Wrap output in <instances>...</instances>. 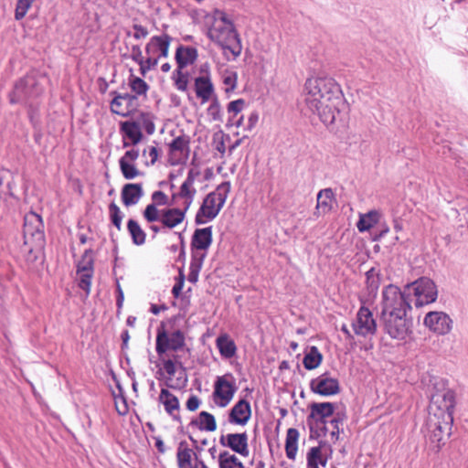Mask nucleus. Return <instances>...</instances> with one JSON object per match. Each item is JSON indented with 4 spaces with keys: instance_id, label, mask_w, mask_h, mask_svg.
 <instances>
[{
    "instance_id": "obj_1",
    "label": "nucleus",
    "mask_w": 468,
    "mask_h": 468,
    "mask_svg": "<svg viewBox=\"0 0 468 468\" xmlns=\"http://www.w3.org/2000/svg\"><path fill=\"white\" fill-rule=\"evenodd\" d=\"M455 393L443 379L433 384L426 420L427 436L436 451H440L450 437L453 423Z\"/></svg>"
},
{
    "instance_id": "obj_2",
    "label": "nucleus",
    "mask_w": 468,
    "mask_h": 468,
    "mask_svg": "<svg viewBox=\"0 0 468 468\" xmlns=\"http://www.w3.org/2000/svg\"><path fill=\"white\" fill-rule=\"evenodd\" d=\"M304 102L310 112L328 125L335 122L340 106L344 104L343 93L333 78H309L304 84Z\"/></svg>"
},
{
    "instance_id": "obj_3",
    "label": "nucleus",
    "mask_w": 468,
    "mask_h": 468,
    "mask_svg": "<svg viewBox=\"0 0 468 468\" xmlns=\"http://www.w3.org/2000/svg\"><path fill=\"white\" fill-rule=\"evenodd\" d=\"M207 36L221 47L228 60H234L240 55L242 45L239 36L224 11L214 10Z\"/></svg>"
},
{
    "instance_id": "obj_4",
    "label": "nucleus",
    "mask_w": 468,
    "mask_h": 468,
    "mask_svg": "<svg viewBox=\"0 0 468 468\" xmlns=\"http://www.w3.org/2000/svg\"><path fill=\"white\" fill-rule=\"evenodd\" d=\"M200 172L197 170L190 169L187 173L186 180L181 185L179 191L172 195V200L175 202L177 198L183 199V207H173L163 209V217L161 224L163 229H174L181 224L186 218V213L193 203L194 197L197 194V189L194 186L195 180L198 177Z\"/></svg>"
},
{
    "instance_id": "obj_5",
    "label": "nucleus",
    "mask_w": 468,
    "mask_h": 468,
    "mask_svg": "<svg viewBox=\"0 0 468 468\" xmlns=\"http://www.w3.org/2000/svg\"><path fill=\"white\" fill-rule=\"evenodd\" d=\"M45 77L31 72L18 80L9 94L11 103L31 104L44 92Z\"/></svg>"
},
{
    "instance_id": "obj_6",
    "label": "nucleus",
    "mask_w": 468,
    "mask_h": 468,
    "mask_svg": "<svg viewBox=\"0 0 468 468\" xmlns=\"http://www.w3.org/2000/svg\"><path fill=\"white\" fill-rule=\"evenodd\" d=\"M230 187V183L225 181L217 187L216 191L207 195L197 212L195 218L197 224H205L207 221L214 219L218 215L226 202Z\"/></svg>"
},
{
    "instance_id": "obj_7",
    "label": "nucleus",
    "mask_w": 468,
    "mask_h": 468,
    "mask_svg": "<svg viewBox=\"0 0 468 468\" xmlns=\"http://www.w3.org/2000/svg\"><path fill=\"white\" fill-rule=\"evenodd\" d=\"M381 304V315L392 314L394 313L407 314V310L411 308L406 295V291L401 292L398 286L393 284L384 288Z\"/></svg>"
},
{
    "instance_id": "obj_8",
    "label": "nucleus",
    "mask_w": 468,
    "mask_h": 468,
    "mask_svg": "<svg viewBox=\"0 0 468 468\" xmlns=\"http://www.w3.org/2000/svg\"><path fill=\"white\" fill-rule=\"evenodd\" d=\"M23 236L25 244L38 243V246L46 244L44 225L41 217L29 212L24 218Z\"/></svg>"
},
{
    "instance_id": "obj_9",
    "label": "nucleus",
    "mask_w": 468,
    "mask_h": 468,
    "mask_svg": "<svg viewBox=\"0 0 468 468\" xmlns=\"http://www.w3.org/2000/svg\"><path fill=\"white\" fill-rule=\"evenodd\" d=\"M407 289L413 290L416 298L415 305L417 307L431 303L437 299L436 285L433 281L427 277H421L411 284L407 285Z\"/></svg>"
},
{
    "instance_id": "obj_10",
    "label": "nucleus",
    "mask_w": 468,
    "mask_h": 468,
    "mask_svg": "<svg viewBox=\"0 0 468 468\" xmlns=\"http://www.w3.org/2000/svg\"><path fill=\"white\" fill-rule=\"evenodd\" d=\"M185 346V335L180 330L168 334L164 325L157 329L156 353L161 356L168 350L178 351Z\"/></svg>"
},
{
    "instance_id": "obj_11",
    "label": "nucleus",
    "mask_w": 468,
    "mask_h": 468,
    "mask_svg": "<svg viewBox=\"0 0 468 468\" xmlns=\"http://www.w3.org/2000/svg\"><path fill=\"white\" fill-rule=\"evenodd\" d=\"M310 389L312 392L323 397L337 395L341 390L339 380L328 371L313 378L310 381Z\"/></svg>"
},
{
    "instance_id": "obj_12",
    "label": "nucleus",
    "mask_w": 468,
    "mask_h": 468,
    "mask_svg": "<svg viewBox=\"0 0 468 468\" xmlns=\"http://www.w3.org/2000/svg\"><path fill=\"white\" fill-rule=\"evenodd\" d=\"M387 334L393 339L403 340L410 331V324L406 314H392L382 315Z\"/></svg>"
},
{
    "instance_id": "obj_13",
    "label": "nucleus",
    "mask_w": 468,
    "mask_h": 468,
    "mask_svg": "<svg viewBox=\"0 0 468 468\" xmlns=\"http://www.w3.org/2000/svg\"><path fill=\"white\" fill-rule=\"evenodd\" d=\"M352 327L356 335L363 337L374 335L377 332V323L371 311L365 306L360 307L352 323Z\"/></svg>"
},
{
    "instance_id": "obj_14",
    "label": "nucleus",
    "mask_w": 468,
    "mask_h": 468,
    "mask_svg": "<svg viewBox=\"0 0 468 468\" xmlns=\"http://www.w3.org/2000/svg\"><path fill=\"white\" fill-rule=\"evenodd\" d=\"M309 409L308 420H314L316 427L320 428L324 435L326 436V431H329L327 418L333 416L335 409V404L331 402H314L309 406Z\"/></svg>"
},
{
    "instance_id": "obj_15",
    "label": "nucleus",
    "mask_w": 468,
    "mask_h": 468,
    "mask_svg": "<svg viewBox=\"0 0 468 468\" xmlns=\"http://www.w3.org/2000/svg\"><path fill=\"white\" fill-rule=\"evenodd\" d=\"M228 377L232 378L231 375L218 377L215 382L213 399L215 403L220 408H225L229 405L237 390L235 384L227 379Z\"/></svg>"
},
{
    "instance_id": "obj_16",
    "label": "nucleus",
    "mask_w": 468,
    "mask_h": 468,
    "mask_svg": "<svg viewBox=\"0 0 468 468\" xmlns=\"http://www.w3.org/2000/svg\"><path fill=\"white\" fill-rule=\"evenodd\" d=\"M452 319L443 312H430L424 318V324L438 335H446L452 329Z\"/></svg>"
},
{
    "instance_id": "obj_17",
    "label": "nucleus",
    "mask_w": 468,
    "mask_h": 468,
    "mask_svg": "<svg viewBox=\"0 0 468 468\" xmlns=\"http://www.w3.org/2000/svg\"><path fill=\"white\" fill-rule=\"evenodd\" d=\"M219 443L224 447L230 448L241 456L247 457L249 455L248 435L246 432L221 435Z\"/></svg>"
},
{
    "instance_id": "obj_18",
    "label": "nucleus",
    "mask_w": 468,
    "mask_h": 468,
    "mask_svg": "<svg viewBox=\"0 0 468 468\" xmlns=\"http://www.w3.org/2000/svg\"><path fill=\"white\" fill-rule=\"evenodd\" d=\"M189 144L190 138L186 134L177 136L169 144V155L173 165L188 158L190 152Z\"/></svg>"
},
{
    "instance_id": "obj_19",
    "label": "nucleus",
    "mask_w": 468,
    "mask_h": 468,
    "mask_svg": "<svg viewBox=\"0 0 468 468\" xmlns=\"http://www.w3.org/2000/svg\"><path fill=\"white\" fill-rule=\"evenodd\" d=\"M137 105V96L130 93L117 94L111 103L113 113L127 116Z\"/></svg>"
},
{
    "instance_id": "obj_20",
    "label": "nucleus",
    "mask_w": 468,
    "mask_h": 468,
    "mask_svg": "<svg viewBox=\"0 0 468 468\" xmlns=\"http://www.w3.org/2000/svg\"><path fill=\"white\" fill-rule=\"evenodd\" d=\"M172 37L167 34L153 37L145 47L148 56H154L158 58L168 56L169 46Z\"/></svg>"
},
{
    "instance_id": "obj_21",
    "label": "nucleus",
    "mask_w": 468,
    "mask_h": 468,
    "mask_svg": "<svg viewBox=\"0 0 468 468\" xmlns=\"http://www.w3.org/2000/svg\"><path fill=\"white\" fill-rule=\"evenodd\" d=\"M251 416L250 404L246 399L239 400L229 413V422L244 426Z\"/></svg>"
},
{
    "instance_id": "obj_22",
    "label": "nucleus",
    "mask_w": 468,
    "mask_h": 468,
    "mask_svg": "<svg viewBox=\"0 0 468 468\" xmlns=\"http://www.w3.org/2000/svg\"><path fill=\"white\" fill-rule=\"evenodd\" d=\"M158 401L162 403L168 415H170L174 420L181 422V417L179 415L180 404L179 399L168 389L162 388L158 397Z\"/></svg>"
},
{
    "instance_id": "obj_23",
    "label": "nucleus",
    "mask_w": 468,
    "mask_h": 468,
    "mask_svg": "<svg viewBox=\"0 0 468 468\" xmlns=\"http://www.w3.org/2000/svg\"><path fill=\"white\" fill-rule=\"evenodd\" d=\"M44 248L45 244L38 246V243H24L23 251L29 269H36L43 263Z\"/></svg>"
},
{
    "instance_id": "obj_24",
    "label": "nucleus",
    "mask_w": 468,
    "mask_h": 468,
    "mask_svg": "<svg viewBox=\"0 0 468 468\" xmlns=\"http://www.w3.org/2000/svg\"><path fill=\"white\" fill-rule=\"evenodd\" d=\"M212 240V227L197 229L192 236L191 248L197 250H207Z\"/></svg>"
},
{
    "instance_id": "obj_25",
    "label": "nucleus",
    "mask_w": 468,
    "mask_h": 468,
    "mask_svg": "<svg viewBox=\"0 0 468 468\" xmlns=\"http://www.w3.org/2000/svg\"><path fill=\"white\" fill-rule=\"evenodd\" d=\"M144 191L140 184H126L122 189V200L126 207L137 204Z\"/></svg>"
},
{
    "instance_id": "obj_26",
    "label": "nucleus",
    "mask_w": 468,
    "mask_h": 468,
    "mask_svg": "<svg viewBox=\"0 0 468 468\" xmlns=\"http://www.w3.org/2000/svg\"><path fill=\"white\" fill-rule=\"evenodd\" d=\"M195 90L197 96L202 100V102H206L210 99L214 87L207 75L196 78Z\"/></svg>"
},
{
    "instance_id": "obj_27",
    "label": "nucleus",
    "mask_w": 468,
    "mask_h": 468,
    "mask_svg": "<svg viewBox=\"0 0 468 468\" xmlns=\"http://www.w3.org/2000/svg\"><path fill=\"white\" fill-rule=\"evenodd\" d=\"M216 346L222 357L229 359L236 356L237 346L229 335L223 334L218 336Z\"/></svg>"
},
{
    "instance_id": "obj_28",
    "label": "nucleus",
    "mask_w": 468,
    "mask_h": 468,
    "mask_svg": "<svg viewBox=\"0 0 468 468\" xmlns=\"http://www.w3.org/2000/svg\"><path fill=\"white\" fill-rule=\"evenodd\" d=\"M334 199V192L331 188H324L317 194V205L315 207L314 215L319 217L321 214L329 212L332 208V202Z\"/></svg>"
},
{
    "instance_id": "obj_29",
    "label": "nucleus",
    "mask_w": 468,
    "mask_h": 468,
    "mask_svg": "<svg viewBox=\"0 0 468 468\" xmlns=\"http://www.w3.org/2000/svg\"><path fill=\"white\" fill-rule=\"evenodd\" d=\"M197 58V50L195 48L180 46L176 49V60L177 67L180 69H184L188 64L194 63Z\"/></svg>"
},
{
    "instance_id": "obj_30",
    "label": "nucleus",
    "mask_w": 468,
    "mask_h": 468,
    "mask_svg": "<svg viewBox=\"0 0 468 468\" xmlns=\"http://www.w3.org/2000/svg\"><path fill=\"white\" fill-rule=\"evenodd\" d=\"M121 131L131 140V144L135 145L143 139L140 123L137 122H123L121 123Z\"/></svg>"
},
{
    "instance_id": "obj_31",
    "label": "nucleus",
    "mask_w": 468,
    "mask_h": 468,
    "mask_svg": "<svg viewBox=\"0 0 468 468\" xmlns=\"http://www.w3.org/2000/svg\"><path fill=\"white\" fill-rule=\"evenodd\" d=\"M299 431L295 428H290L286 432L285 452L290 460H295L298 450Z\"/></svg>"
},
{
    "instance_id": "obj_32",
    "label": "nucleus",
    "mask_w": 468,
    "mask_h": 468,
    "mask_svg": "<svg viewBox=\"0 0 468 468\" xmlns=\"http://www.w3.org/2000/svg\"><path fill=\"white\" fill-rule=\"evenodd\" d=\"M193 451L187 447L186 441H181L177 448L176 460L178 468H194L192 464Z\"/></svg>"
},
{
    "instance_id": "obj_33",
    "label": "nucleus",
    "mask_w": 468,
    "mask_h": 468,
    "mask_svg": "<svg viewBox=\"0 0 468 468\" xmlns=\"http://www.w3.org/2000/svg\"><path fill=\"white\" fill-rule=\"evenodd\" d=\"M197 427L200 431H214L217 429L215 417L207 411H201L197 420H193L190 423Z\"/></svg>"
},
{
    "instance_id": "obj_34",
    "label": "nucleus",
    "mask_w": 468,
    "mask_h": 468,
    "mask_svg": "<svg viewBox=\"0 0 468 468\" xmlns=\"http://www.w3.org/2000/svg\"><path fill=\"white\" fill-rule=\"evenodd\" d=\"M379 218L380 214L377 210H370L366 214H360L356 228L360 232L367 231L378 223Z\"/></svg>"
},
{
    "instance_id": "obj_35",
    "label": "nucleus",
    "mask_w": 468,
    "mask_h": 468,
    "mask_svg": "<svg viewBox=\"0 0 468 468\" xmlns=\"http://www.w3.org/2000/svg\"><path fill=\"white\" fill-rule=\"evenodd\" d=\"M323 361V356L316 346H312L307 354H305L303 364L308 370L317 368Z\"/></svg>"
},
{
    "instance_id": "obj_36",
    "label": "nucleus",
    "mask_w": 468,
    "mask_h": 468,
    "mask_svg": "<svg viewBox=\"0 0 468 468\" xmlns=\"http://www.w3.org/2000/svg\"><path fill=\"white\" fill-rule=\"evenodd\" d=\"M127 229L135 245H143L145 243L146 234L136 220L129 219Z\"/></svg>"
},
{
    "instance_id": "obj_37",
    "label": "nucleus",
    "mask_w": 468,
    "mask_h": 468,
    "mask_svg": "<svg viewBox=\"0 0 468 468\" xmlns=\"http://www.w3.org/2000/svg\"><path fill=\"white\" fill-rule=\"evenodd\" d=\"M219 468H245L243 463L239 460L235 454L224 451L218 455Z\"/></svg>"
},
{
    "instance_id": "obj_38",
    "label": "nucleus",
    "mask_w": 468,
    "mask_h": 468,
    "mask_svg": "<svg viewBox=\"0 0 468 468\" xmlns=\"http://www.w3.org/2000/svg\"><path fill=\"white\" fill-rule=\"evenodd\" d=\"M327 459L323 456L320 447H312L307 453V468H319L318 465L325 466Z\"/></svg>"
},
{
    "instance_id": "obj_39",
    "label": "nucleus",
    "mask_w": 468,
    "mask_h": 468,
    "mask_svg": "<svg viewBox=\"0 0 468 468\" xmlns=\"http://www.w3.org/2000/svg\"><path fill=\"white\" fill-rule=\"evenodd\" d=\"M367 289L370 295L375 296L380 284L379 272L375 268H371L366 272Z\"/></svg>"
},
{
    "instance_id": "obj_40",
    "label": "nucleus",
    "mask_w": 468,
    "mask_h": 468,
    "mask_svg": "<svg viewBox=\"0 0 468 468\" xmlns=\"http://www.w3.org/2000/svg\"><path fill=\"white\" fill-rule=\"evenodd\" d=\"M93 265L94 260L92 257V250H86L84 254L82 255L81 260L79 261L77 265V273L78 272H93Z\"/></svg>"
},
{
    "instance_id": "obj_41",
    "label": "nucleus",
    "mask_w": 468,
    "mask_h": 468,
    "mask_svg": "<svg viewBox=\"0 0 468 468\" xmlns=\"http://www.w3.org/2000/svg\"><path fill=\"white\" fill-rule=\"evenodd\" d=\"M143 216L148 223H154L156 221H159L161 223L163 217V209L159 210L155 204H149L144 208Z\"/></svg>"
},
{
    "instance_id": "obj_42",
    "label": "nucleus",
    "mask_w": 468,
    "mask_h": 468,
    "mask_svg": "<svg viewBox=\"0 0 468 468\" xmlns=\"http://www.w3.org/2000/svg\"><path fill=\"white\" fill-rule=\"evenodd\" d=\"M129 85L136 95H145L149 89L148 84L144 80L134 76H131Z\"/></svg>"
},
{
    "instance_id": "obj_43",
    "label": "nucleus",
    "mask_w": 468,
    "mask_h": 468,
    "mask_svg": "<svg viewBox=\"0 0 468 468\" xmlns=\"http://www.w3.org/2000/svg\"><path fill=\"white\" fill-rule=\"evenodd\" d=\"M119 164L122 176L125 179H133L140 175V171L133 164L124 162V160H120Z\"/></svg>"
},
{
    "instance_id": "obj_44",
    "label": "nucleus",
    "mask_w": 468,
    "mask_h": 468,
    "mask_svg": "<svg viewBox=\"0 0 468 468\" xmlns=\"http://www.w3.org/2000/svg\"><path fill=\"white\" fill-rule=\"evenodd\" d=\"M35 0H17L15 9L16 20L23 19Z\"/></svg>"
},
{
    "instance_id": "obj_45",
    "label": "nucleus",
    "mask_w": 468,
    "mask_h": 468,
    "mask_svg": "<svg viewBox=\"0 0 468 468\" xmlns=\"http://www.w3.org/2000/svg\"><path fill=\"white\" fill-rule=\"evenodd\" d=\"M182 69H183L177 67V69L174 71L173 79L177 90L185 91L187 89L188 79L187 74H185Z\"/></svg>"
},
{
    "instance_id": "obj_46",
    "label": "nucleus",
    "mask_w": 468,
    "mask_h": 468,
    "mask_svg": "<svg viewBox=\"0 0 468 468\" xmlns=\"http://www.w3.org/2000/svg\"><path fill=\"white\" fill-rule=\"evenodd\" d=\"M207 115L214 122H222V111L219 101L217 98H214L207 108Z\"/></svg>"
},
{
    "instance_id": "obj_47",
    "label": "nucleus",
    "mask_w": 468,
    "mask_h": 468,
    "mask_svg": "<svg viewBox=\"0 0 468 468\" xmlns=\"http://www.w3.org/2000/svg\"><path fill=\"white\" fill-rule=\"evenodd\" d=\"M109 212L112 224L117 228L118 230H120L122 220V213L114 202L110 204Z\"/></svg>"
},
{
    "instance_id": "obj_48",
    "label": "nucleus",
    "mask_w": 468,
    "mask_h": 468,
    "mask_svg": "<svg viewBox=\"0 0 468 468\" xmlns=\"http://www.w3.org/2000/svg\"><path fill=\"white\" fill-rule=\"evenodd\" d=\"M340 424H342V420L340 419V417H335L329 422L327 421L329 431H326V434L329 433L333 441L338 440V436L341 430Z\"/></svg>"
},
{
    "instance_id": "obj_49",
    "label": "nucleus",
    "mask_w": 468,
    "mask_h": 468,
    "mask_svg": "<svg viewBox=\"0 0 468 468\" xmlns=\"http://www.w3.org/2000/svg\"><path fill=\"white\" fill-rule=\"evenodd\" d=\"M78 275L80 288L86 292V295H89L90 292L91 278L93 272H78Z\"/></svg>"
},
{
    "instance_id": "obj_50",
    "label": "nucleus",
    "mask_w": 468,
    "mask_h": 468,
    "mask_svg": "<svg viewBox=\"0 0 468 468\" xmlns=\"http://www.w3.org/2000/svg\"><path fill=\"white\" fill-rule=\"evenodd\" d=\"M223 83L226 86L225 91L229 92L234 90L237 84V73L227 72L223 75Z\"/></svg>"
},
{
    "instance_id": "obj_51",
    "label": "nucleus",
    "mask_w": 468,
    "mask_h": 468,
    "mask_svg": "<svg viewBox=\"0 0 468 468\" xmlns=\"http://www.w3.org/2000/svg\"><path fill=\"white\" fill-rule=\"evenodd\" d=\"M137 122L140 123V126L143 127L148 134H153L154 133V123L150 119L148 114L142 113L141 119Z\"/></svg>"
},
{
    "instance_id": "obj_52",
    "label": "nucleus",
    "mask_w": 468,
    "mask_h": 468,
    "mask_svg": "<svg viewBox=\"0 0 468 468\" xmlns=\"http://www.w3.org/2000/svg\"><path fill=\"white\" fill-rule=\"evenodd\" d=\"M159 58L154 56H149L145 60H142L140 65V70L143 75L145 74L147 70H150L154 68H155L158 64Z\"/></svg>"
},
{
    "instance_id": "obj_53",
    "label": "nucleus",
    "mask_w": 468,
    "mask_h": 468,
    "mask_svg": "<svg viewBox=\"0 0 468 468\" xmlns=\"http://www.w3.org/2000/svg\"><path fill=\"white\" fill-rule=\"evenodd\" d=\"M245 104H246V102L243 99H238L236 101H232L228 104V107H227L228 112L232 113L233 116H235L243 110Z\"/></svg>"
},
{
    "instance_id": "obj_54",
    "label": "nucleus",
    "mask_w": 468,
    "mask_h": 468,
    "mask_svg": "<svg viewBox=\"0 0 468 468\" xmlns=\"http://www.w3.org/2000/svg\"><path fill=\"white\" fill-rule=\"evenodd\" d=\"M205 257L206 254L197 255V253H194L192 255V261L190 262L189 271L199 273Z\"/></svg>"
},
{
    "instance_id": "obj_55",
    "label": "nucleus",
    "mask_w": 468,
    "mask_h": 468,
    "mask_svg": "<svg viewBox=\"0 0 468 468\" xmlns=\"http://www.w3.org/2000/svg\"><path fill=\"white\" fill-rule=\"evenodd\" d=\"M152 204H155V206H165L169 205L168 197L163 191H154L152 195Z\"/></svg>"
},
{
    "instance_id": "obj_56",
    "label": "nucleus",
    "mask_w": 468,
    "mask_h": 468,
    "mask_svg": "<svg viewBox=\"0 0 468 468\" xmlns=\"http://www.w3.org/2000/svg\"><path fill=\"white\" fill-rule=\"evenodd\" d=\"M184 283H185V275H184L183 271H180L177 282L172 289V293L176 298H178L180 296L181 291L184 287Z\"/></svg>"
},
{
    "instance_id": "obj_57",
    "label": "nucleus",
    "mask_w": 468,
    "mask_h": 468,
    "mask_svg": "<svg viewBox=\"0 0 468 468\" xmlns=\"http://www.w3.org/2000/svg\"><path fill=\"white\" fill-rule=\"evenodd\" d=\"M200 405V399L196 395H191L189 399L186 401V409L189 411H195L199 408Z\"/></svg>"
},
{
    "instance_id": "obj_58",
    "label": "nucleus",
    "mask_w": 468,
    "mask_h": 468,
    "mask_svg": "<svg viewBox=\"0 0 468 468\" xmlns=\"http://www.w3.org/2000/svg\"><path fill=\"white\" fill-rule=\"evenodd\" d=\"M133 27L134 29L133 37L135 39L144 38L148 36V30L146 27L137 24H134Z\"/></svg>"
},
{
    "instance_id": "obj_59",
    "label": "nucleus",
    "mask_w": 468,
    "mask_h": 468,
    "mask_svg": "<svg viewBox=\"0 0 468 468\" xmlns=\"http://www.w3.org/2000/svg\"><path fill=\"white\" fill-rule=\"evenodd\" d=\"M139 157V151L137 149H131L125 152L124 155L120 160L124 162L133 163Z\"/></svg>"
},
{
    "instance_id": "obj_60",
    "label": "nucleus",
    "mask_w": 468,
    "mask_h": 468,
    "mask_svg": "<svg viewBox=\"0 0 468 468\" xmlns=\"http://www.w3.org/2000/svg\"><path fill=\"white\" fill-rule=\"evenodd\" d=\"M164 369L165 372L170 376L173 377L176 374V362H174L173 359H167L165 360L164 363Z\"/></svg>"
},
{
    "instance_id": "obj_61",
    "label": "nucleus",
    "mask_w": 468,
    "mask_h": 468,
    "mask_svg": "<svg viewBox=\"0 0 468 468\" xmlns=\"http://www.w3.org/2000/svg\"><path fill=\"white\" fill-rule=\"evenodd\" d=\"M131 58L138 64L143 60L142 50L138 45H133L131 48Z\"/></svg>"
},
{
    "instance_id": "obj_62",
    "label": "nucleus",
    "mask_w": 468,
    "mask_h": 468,
    "mask_svg": "<svg viewBox=\"0 0 468 468\" xmlns=\"http://www.w3.org/2000/svg\"><path fill=\"white\" fill-rule=\"evenodd\" d=\"M258 121H259L258 112H250V114L248 117V123H247L246 130L251 131L256 126Z\"/></svg>"
},
{
    "instance_id": "obj_63",
    "label": "nucleus",
    "mask_w": 468,
    "mask_h": 468,
    "mask_svg": "<svg viewBox=\"0 0 468 468\" xmlns=\"http://www.w3.org/2000/svg\"><path fill=\"white\" fill-rule=\"evenodd\" d=\"M149 156L151 157V165H154L158 159V149L151 146L149 148Z\"/></svg>"
},
{
    "instance_id": "obj_64",
    "label": "nucleus",
    "mask_w": 468,
    "mask_h": 468,
    "mask_svg": "<svg viewBox=\"0 0 468 468\" xmlns=\"http://www.w3.org/2000/svg\"><path fill=\"white\" fill-rule=\"evenodd\" d=\"M215 148L221 154H224V153L226 152V146H225V142H224L223 136H221L219 141L217 142V144H216Z\"/></svg>"
}]
</instances>
